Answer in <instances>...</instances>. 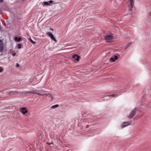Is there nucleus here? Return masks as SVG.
Segmentation results:
<instances>
[{"label":"nucleus","mask_w":151,"mask_h":151,"mask_svg":"<svg viewBox=\"0 0 151 151\" xmlns=\"http://www.w3.org/2000/svg\"><path fill=\"white\" fill-rule=\"evenodd\" d=\"M3 0H0V3H3Z\"/></svg>","instance_id":"4be33fe9"},{"label":"nucleus","mask_w":151,"mask_h":151,"mask_svg":"<svg viewBox=\"0 0 151 151\" xmlns=\"http://www.w3.org/2000/svg\"><path fill=\"white\" fill-rule=\"evenodd\" d=\"M116 95H117V94H112V95H107L106 96H111V97H115V96H116Z\"/></svg>","instance_id":"f3484780"},{"label":"nucleus","mask_w":151,"mask_h":151,"mask_svg":"<svg viewBox=\"0 0 151 151\" xmlns=\"http://www.w3.org/2000/svg\"><path fill=\"white\" fill-rule=\"evenodd\" d=\"M14 40L16 42H19L21 40V38L20 37H15L14 38Z\"/></svg>","instance_id":"f8f14e48"},{"label":"nucleus","mask_w":151,"mask_h":151,"mask_svg":"<svg viewBox=\"0 0 151 151\" xmlns=\"http://www.w3.org/2000/svg\"><path fill=\"white\" fill-rule=\"evenodd\" d=\"M16 55V53H13L12 54V55L13 56H15Z\"/></svg>","instance_id":"5701e85b"},{"label":"nucleus","mask_w":151,"mask_h":151,"mask_svg":"<svg viewBox=\"0 0 151 151\" xmlns=\"http://www.w3.org/2000/svg\"><path fill=\"white\" fill-rule=\"evenodd\" d=\"M136 108H134L132 110L130 113L128 117L129 119H132L135 115L136 112L137 111Z\"/></svg>","instance_id":"7ed1b4c3"},{"label":"nucleus","mask_w":151,"mask_h":151,"mask_svg":"<svg viewBox=\"0 0 151 151\" xmlns=\"http://www.w3.org/2000/svg\"><path fill=\"white\" fill-rule=\"evenodd\" d=\"M129 2L131 6L129 7L130 9H131L133 7L134 3V0H129Z\"/></svg>","instance_id":"1a4fd4ad"},{"label":"nucleus","mask_w":151,"mask_h":151,"mask_svg":"<svg viewBox=\"0 0 151 151\" xmlns=\"http://www.w3.org/2000/svg\"><path fill=\"white\" fill-rule=\"evenodd\" d=\"M41 92L42 93H43V92H44V90H41Z\"/></svg>","instance_id":"b1692460"},{"label":"nucleus","mask_w":151,"mask_h":151,"mask_svg":"<svg viewBox=\"0 0 151 151\" xmlns=\"http://www.w3.org/2000/svg\"><path fill=\"white\" fill-rule=\"evenodd\" d=\"M47 144H48L49 145H50L51 144H53V142H47Z\"/></svg>","instance_id":"6ab92c4d"},{"label":"nucleus","mask_w":151,"mask_h":151,"mask_svg":"<svg viewBox=\"0 0 151 151\" xmlns=\"http://www.w3.org/2000/svg\"><path fill=\"white\" fill-rule=\"evenodd\" d=\"M19 64H18V63H17L16 64V67H19Z\"/></svg>","instance_id":"412c9836"},{"label":"nucleus","mask_w":151,"mask_h":151,"mask_svg":"<svg viewBox=\"0 0 151 151\" xmlns=\"http://www.w3.org/2000/svg\"><path fill=\"white\" fill-rule=\"evenodd\" d=\"M29 40L31 43L33 44H35L36 43V42L33 41L31 38H29Z\"/></svg>","instance_id":"2eb2a0df"},{"label":"nucleus","mask_w":151,"mask_h":151,"mask_svg":"<svg viewBox=\"0 0 151 151\" xmlns=\"http://www.w3.org/2000/svg\"><path fill=\"white\" fill-rule=\"evenodd\" d=\"M10 93L11 94H20L21 93V92H18L17 91H14L11 92Z\"/></svg>","instance_id":"ddd939ff"},{"label":"nucleus","mask_w":151,"mask_h":151,"mask_svg":"<svg viewBox=\"0 0 151 151\" xmlns=\"http://www.w3.org/2000/svg\"><path fill=\"white\" fill-rule=\"evenodd\" d=\"M3 71V69L2 67H0V72H1Z\"/></svg>","instance_id":"aec40b11"},{"label":"nucleus","mask_w":151,"mask_h":151,"mask_svg":"<svg viewBox=\"0 0 151 151\" xmlns=\"http://www.w3.org/2000/svg\"><path fill=\"white\" fill-rule=\"evenodd\" d=\"M1 10H0V14H1Z\"/></svg>","instance_id":"a878e982"},{"label":"nucleus","mask_w":151,"mask_h":151,"mask_svg":"<svg viewBox=\"0 0 151 151\" xmlns=\"http://www.w3.org/2000/svg\"><path fill=\"white\" fill-rule=\"evenodd\" d=\"M131 122H123L121 125L120 127L121 128H123L130 125L131 124Z\"/></svg>","instance_id":"20e7f679"},{"label":"nucleus","mask_w":151,"mask_h":151,"mask_svg":"<svg viewBox=\"0 0 151 151\" xmlns=\"http://www.w3.org/2000/svg\"><path fill=\"white\" fill-rule=\"evenodd\" d=\"M21 47V46L20 44H18L17 45V48L18 49H20Z\"/></svg>","instance_id":"a211bd4d"},{"label":"nucleus","mask_w":151,"mask_h":151,"mask_svg":"<svg viewBox=\"0 0 151 151\" xmlns=\"http://www.w3.org/2000/svg\"><path fill=\"white\" fill-rule=\"evenodd\" d=\"M114 37L111 35H107L105 36V40L107 43H110L112 41Z\"/></svg>","instance_id":"f257e3e1"},{"label":"nucleus","mask_w":151,"mask_h":151,"mask_svg":"<svg viewBox=\"0 0 151 151\" xmlns=\"http://www.w3.org/2000/svg\"><path fill=\"white\" fill-rule=\"evenodd\" d=\"M53 2V1L51 0H50L48 1H44L43 2V4L45 6H50Z\"/></svg>","instance_id":"423d86ee"},{"label":"nucleus","mask_w":151,"mask_h":151,"mask_svg":"<svg viewBox=\"0 0 151 151\" xmlns=\"http://www.w3.org/2000/svg\"><path fill=\"white\" fill-rule=\"evenodd\" d=\"M50 29L51 30H53V29L52 28H50Z\"/></svg>","instance_id":"393cba45"},{"label":"nucleus","mask_w":151,"mask_h":151,"mask_svg":"<svg viewBox=\"0 0 151 151\" xmlns=\"http://www.w3.org/2000/svg\"><path fill=\"white\" fill-rule=\"evenodd\" d=\"M131 42H130L127 43L125 47V50L127 49L130 46V45H131Z\"/></svg>","instance_id":"4468645a"},{"label":"nucleus","mask_w":151,"mask_h":151,"mask_svg":"<svg viewBox=\"0 0 151 151\" xmlns=\"http://www.w3.org/2000/svg\"><path fill=\"white\" fill-rule=\"evenodd\" d=\"M73 58L76 61H78L79 60L80 57L79 55H73Z\"/></svg>","instance_id":"9b49d317"},{"label":"nucleus","mask_w":151,"mask_h":151,"mask_svg":"<svg viewBox=\"0 0 151 151\" xmlns=\"http://www.w3.org/2000/svg\"><path fill=\"white\" fill-rule=\"evenodd\" d=\"M20 111L23 114H25L28 112L26 108L24 107L22 108Z\"/></svg>","instance_id":"0eeeda50"},{"label":"nucleus","mask_w":151,"mask_h":151,"mask_svg":"<svg viewBox=\"0 0 151 151\" xmlns=\"http://www.w3.org/2000/svg\"><path fill=\"white\" fill-rule=\"evenodd\" d=\"M4 49V45L2 40H0V52L3 51Z\"/></svg>","instance_id":"6e6552de"},{"label":"nucleus","mask_w":151,"mask_h":151,"mask_svg":"<svg viewBox=\"0 0 151 151\" xmlns=\"http://www.w3.org/2000/svg\"><path fill=\"white\" fill-rule=\"evenodd\" d=\"M59 106V105L58 104H55L54 105L52 106L51 108H53V109H55L57 107H58Z\"/></svg>","instance_id":"dca6fc26"},{"label":"nucleus","mask_w":151,"mask_h":151,"mask_svg":"<svg viewBox=\"0 0 151 151\" xmlns=\"http://www.w3.org/2000/svg\"><path fill=\"white\" fill-rule=\"evenodd\" d=\"M47 35L49 37H50V38L53 41H56V39L54 36L50 32H48L47 33Z\"/></svg>","instance_id":"39448f33"},{"label":"nucleus","mask_w":151,"mask_h":151,"mask_svg":"<svg viewBox=\"0 0 151 151\" xmlns=\"http://www.w3.org/2000/svg\"><path fill=\"white\" fill-rule=\"evenodd\" d=\"M38 91L37 90H34L33 91V93L34 94H37L40 96H43L44 95H45L47 96H48L49 97L51 98V99H53V97L50 94H45V93H39L38 92Z\"/></svg>","instance_id":"f03ea898"},{"label":"nucleus","mask_w":151,"mask_h":151,"mask_svg":"<svg viewBox=\"0 0 151 151\" xmlns=\"http://www.w3.org/2000/svg\"><path fill=\"white\" fill-rule=\"evenodd\" d=\"M118 57L117 55H115L114 57H111L110 60L112 62H114L116 60L118 59Z\"/></svg>","instance_id":"9d476101"}]
</instances>
